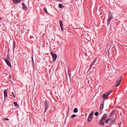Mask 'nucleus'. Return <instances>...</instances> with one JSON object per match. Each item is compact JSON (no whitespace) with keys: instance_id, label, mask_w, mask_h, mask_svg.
I'll return each mask as SVG.
<instances>
[{"instance_id":"f257e3e1","label":"nucleus","mask_w":127,"mask_h":127,"mask_svg":"<svg viewBox=\"0 0 127 127\" xmlns=\"http://www.w3.org/2000/svg\"><path fill=\"white\" fill-rule=\"evenodd\" d=\"M44 113H46V112H47V110H48V108H49V102L47 100H45L44 102Z\"/></svg>"},{"instance_id":"f03ea898","label":"nucleus","mask_w":127,"mask_h":127,"mask_svg":"<svg viewBox=\"0 0 127 127\" xmlns=\"http://www.w3.org/2000/svg\"><path fill=\"white\" fill-rule=\"evenodd\" d=\"M113 93L112 90L109 91L108 92H106L105 93L103 94L102 96V98L104 99H107V97L110 95L111 94Z\"/></svg>"},{"instance_id":"7ed1b4c3","label":"nucleus","mask_w":127,"mask_h":127,"mask_svg":"<svg viewBox=\"0 0 127 127\" xmlns=\"http://www.w3.org/2000/svg\"><path fill=\"white\" fill-rule=\"evenodd\" d=\"M123 79L122 76H120L118 79L117 80L116 83V87H118L120 85H121V83L122 82V79Z\"/></svg>"},{"instance_id":"20e7f679","label":"nucleus","mask_w":127,"mask_h":127,"mask_svg":"<svg viewBox=\"0 0 127 127\" xmlns=\"http://www.w3.org/2000/svg\"><path fill=\"white\" fill-rule=\"evenodd\" d=\"M51 55L52 56V59H53V62H55V61H56V59H57V54H54L51 52Z\"/></svg>"},{"instance_id":"39448f33","label":"nucleus","mask_w":127,"mask_h":127,"mask_svg":"<svg viewBox=\"0 0 127 127\" xmlns=\"http://www.w3.org/2000/svg\"><path fill=\"white\" fill-rule=\"evenodd\" d=\"M5 62L8 67H11V64H10V62H9V57H7V59H5Z\"/></svg>"},{"instance_id":"423d86ee","label":"nucleus","mask_w":127,"mask_h":127,"mask_svg":"<svg viewBox=\"0 0 127 127\" xmlns=\"http://www.w3.org/2000/svg\"><path fill=\"white\" fill-rule=\"evenodd\" d=\"M93 115H94V111H92L90 113V114H89V115L88 116V122H89V123H90V122H91V121H92V120L93 119V118H92Z\"/></svg>"},{"instance_id":"0eeeda50","label":"nucleus","mask_w":127,"mask_h":127,"mask_svg":"<svg viewBox=\"0 0 127 127\" xmlns=\"http://www.w3.org/2000/svg\"><path fill=\"white\" fill-rule=\"evenodd\" d=\"M114 18V16H113V15H109L108 17V19L107 20V23L108 24H110L111 23V21H112V19Z\"/></svg>"},{"instance_id":"6e6552de","label":"nucleus","mask_w":127,"mask_h":127,"mask_svg":"<svg viewBox=\"0 0 127 127\" xmlns=\"http://www.w3.org/2000/svg\"><path fill=\"white\" fill-rule=\"evenodd\" d=\"M96 62H97V59H95L94 61H92V63L90 65V67L89 68L88 71H90V70L92 69V67L94 66V64H95V63H96Z\"/></svg>"},{"instance_id":"1a4fd4ad","label":"nucleus","mask_w":127,"mask_h":127,"mask_svg":"<svg viewBox=\"0 0 127 127\" xmlns=\"http://www.w3.org/2000/svg\"><path fill=\"white\" fill-rule=\"evenodd\" d=\"M108 118V115L107 114H105L103 115L101 118V121H105L106 119Z\"/></svg>"},{"instance_id":"9d476101","label":"nucleus","mask_w":127,"mask_h":127,"mask_svg":"<svg viewBox=\"0 0 127 127\" xmlns=\"http://www.w3.org/2000/svg\"><path fill=\"white\" fill-rule=\"evenodd\" d=\"M12 1L14 4H17V3L21 2V0H12Z\"/></svg>"},{"instance_id":"9b49d317","label":"nucleus","mask_w":127,"mask_h":127,"mask_svg":"<svg viewBox=\"0 0 127 127\" xmlns=\"http://www.w3.org/2000/svg\"><path fill=\"white\" fill-rule=\"evenodd\" d=\"M60 25L61 28V30L64 31L63 29V21L62 20H60Z\"/></svg>"},{"instance_id":"f8f14e48","label":"nucleus","mask_w":127,"mask_h":127,"mask_svg":"<svg viewBox=\"0 0 127 127\" xmlns=\"http://www.w3.org/2000/svg\"><path fill=\"white\" fill-rule=\"evenodd\" d=\"M22 5L23 6L22 8H23V10H27V7H26V6H25V4L24 3H22Z\"/></svg>"},{"instance_id":"ddd939ff","label":"nucleus","mask_w":127,"mask_h":127,"mask_svg":"<svg viewBox=\"0 0 127 127\" xmlns=\"http://www.w3.org/2000/svg\"><path fill=\"white\" fill-rule=\"evenodd\" d=\"M4 97V98H6L7 97V89H5L3 91Z\"/></svg>"},{"instance_id":"4468645a","label":"nucleus","mask_w":127,"mask_h":127,"mask_svg":"<svg viewBox=\"0 0 127 127\" xmlns=\"http://www.w3.org/2000/svg\"><path fill=\"white\" fill-rule=\"evenodd\" d=\"M110 121H112V119L108 118L105 120V123L106 125H108V124H109V122H110Z\"/></svg>"},{"instance_id":"2eb2a0df","label":"nucleus","mask_w":127,"mask_h":127,"mask_svg":"<svg viewBox=\"0 0 127 127\" xmlns=\"http://www.w3.org/2000/svg\"><path fill=\"white\" fill-rule=\"evenodd\" d=\"M99 125L101 126H105V122H104V120H102V119H101Z\"/></svg>"},{"instance_id":"dca6fc26","label":"nucleus","mask_w":127,"mask_h":127,"mask_svg":"<svg viewBox=\"0 0 127 127\" xmlns=\"http://www.w3.org/2000/svg\"><path fill=\"white\" fill-rule=\"evenodd\" d=\"M103 109H104V104H101L100 106V111H103Z\"/></svg>"},{"instance_id":"f3484780","label":"nucleus","mask_w":127,"mask_h":127,"mask_svg":"<svg viewBox=\"0 0 127 127\" xmlns=\"http://www.w3.org/2000/svg\"><path fill=\"white\" fill-rule=\"evenodd\" d=\"M59 7H60V8H63V7H64V5L61 3H60L59 4Z\"/></svg>"},{"instance_id":"a211bd4d","label":"nucleus","mask_w":127,"mask_h":127,"mask_svg":"<svg viewBox=\"0 0 127 127\" xmlns=\"http://www.w3.org/2000/svg\"><path fill=\"white\" fill-rule=\"evenodd\" d=\"M74 113H78V108H76L73 110Z\"/></svg>"},{"instance_id":"6ab92c4d","label":"nucleus","mask_w":127,"mask_h":127,"mask_svg":"<svg viewBox=\"0 0 127 127\" xmlns=\"http://www.w3.org/2000/svg\"><path fill=\"white\" fill-rule=\"evenodd\" d=\"M13 104L15 107H17L18 106V104H17V102H13Z\"/></svg>"},{"instance_id":"aec40b11","label":"nucleus","mask_w":127,"mask_h":127,"mask_svg":"<svg viewBox=\"0 0 127 127\" xmlns=\"http://www.w3.org/2000/svg\"><path fill=\"white\" fill-rule=\"evenodd\" d=\"M44 11H45L46 13H48V12L47 11V9L46 8H44Z\"/></svg>"},{"instance_id":"412c9836","label":"nucleus","mask_w":127,"mask_h":127,"mask_svg":"<svg viewBox=\"0 0 127 127\" xmlns=\"http://www.w3.org/2000/svg\"><path fill=\"white\" fill-rule=\"evenodd\" d=\"M77 115L73 114L71 116V119H73V118H75V117H76Z\"/></svg>"},{"instance_id":"4be33fe9","label":"nucleus","mask_w":127,"mask_h":127,"mask_svg":"<svg viewBox=\"0 0 127 127\" xmlns=\"http://www.w3.org/2000/svg\"><path fill=\"white\" fill-rule=\"evenodd\" d=\"M114 115H115V111H113L111 115H110V117H112V116H114Z\"/></svg>"},{"instance_id":"5701e85b","label":"nucleus","mask_w":127,"mask_h":127,"mask_svg":"<svg viewBox=\"0 0 127 127\" xmlns=\"http://www.w3.org/2000/svg\"><path fill=\"white\" fill-rule=\"evenodd\" d=\"M99 115V113L98 112H95V116H97Z\"/></svg>"},{"instance_id":"b1692460","label":"nucleus","mask_w":127,"mask_h":127,"mask_svg":"<svg viewBox=\"0 0 127 127\" xmlns=\"http://www.w3.org/2000/svg\"><path fill=\"white\" fill-rule=\"evenodd\" d=\"M111 123H116V120H112L111 121V122H110V124Z\"/></svg>"},{"instance_id":"393cba45","label":"nucleus","mask_w":127,"mask_h":127,"mask_svg":"<svg viewBox=\"0 0 127 127\" xmlns=\"http://www.w3.org/2000/svg\"><path fill=\"white\" fill-rule=\"evenodd\" d=\"M12 94L13 95L14 98H15V95H14V93H13V92L12 93Z\"/></svg>"},{"instance_id":"a878e982","label":"nucleus","mask_w":127,"mask_h":127,"mask_svg":"<svg viewBox=\"0 0 127 127\" xmlns=\"http://www.w3.org/2000/svg\"><path fill=\"white\" fill-rule=\"evenodd\" d=\"M9 79H11V75H9Z\"/></svg>"},{"instance_id":"bb28decb","label":"nucleus","mask_w":127,"mask_h":127,"mask_svg":"<svg viewBox=\"0 0 127 127\" xmlns=\"http://www.w3.org/2000/svg\"><path fill=\"white\" fill-rule=\"evenodd\" d=\"M68 73L69 76H70V73H69V71H68Z\"/></svg>"},{"instance_id":"cd10ccee","label":"nucleus","mask_w":127,"mask_h":127,"mask_svg":"<svg viewBox=\"0 0 127 127\" xmlns=\"http://www.w3.org/2000/svg\"><path fill=\"white\" fill-rule=\"evenodd\" d=\"M6 120H7V121H8V119H6Z\"/></svg>"},{"instance_id":"c85d7f7f","label":"nucleus","mask_w":127,"mask_h":127,"mask_svg":"<svg viewBox=\"0 0 127 127\" xmlns=\"http://www.w3.org/2000/svg\"><path fill=\"white\" fill-rule=\"evenodd\" d=\"M13 44H14V43H13Z\"/></svg>"},{"instance_id":"c756f323","label":"nucleus","mask_w":127,"mask_h":127,"mask_svg":"<svg viewBox=\"0 0 127 127\" xmlns=\"http://www.w3.org/2000/svg\"><path fill=\"white\" fill-rule=\"evenodd\" d=\"M13 44H14V43H13Z\"/></svg>"}]
</instances>
